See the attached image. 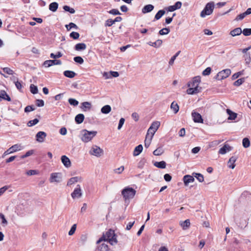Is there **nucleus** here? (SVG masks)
I'll return each instance as SVG.
<instances>
[{"instance_id":"46","label":"nucleus","mask_w":251,"mask_h":251,"mask_svg":"<svg viewBox=\"0 0 251 251\" xmlns=\"http://www.w3.org/2000/svg\"><path fill=\"white\" fill-rule=\"evenodd\" d=\"M245 78H241L237 80L234 82V85L236 86L241 85L245 81Z\"/></svg>"},{"instance_id":"19","label":"nucleus","mask_w":251,"mask_h":251,"mask_svg":"<svg viewBox=\"0 0 251 251\" xmlns=\"http://www.w3.org/2000/svg\"><path fill=\"white\" fill-rule=\"evenodd\" d=\"M91 106L90 102L85 101L81 103V108L83 111H86L91 109Z\"/></svg>"},{"instance_id":"27","label":"nucleus","mask_w":251,"mask_h":251,"mask_svg":"<svg viewBox=\"0 0 251 251\" xmlns=\"http://www.w3.org/2000/svg\"><path fill=\"white\" fill-rule=\"evenodd\" d=\"M84 119V116L82 114H77L75 117V121L78 124H81L83 122Z\"/></svg>"},{"instance_id":"33","label":"nucleus","mask_w":251,"mask_h":251,"mask_svg":"<svg viewBox=\"0 0 251 251\" xmlns=\"http://www.w3.org/2000/svg\"><path fill=\"white\" fill-rule=\"evenodd\" d=\"M111 110V106L109 105H106L103 106L101 109V112L103 114H108Z\"/></svg>"},{"instance_id":"58","label":"nucleus","mask_w":251,"mask_h":251,"mask_svg":"<svg viewBox=\"0 0 251 251\" xmlns=\"http://www.w3.org/2000/svg\"><path fill=\"white\" fill-rule=\"evenodd\" d=\"M115 24V21L112 19H108L106 21L105 26H110Z\"/></svg>"},{"instance_id":"60","label":"nucleus","mask_w":251,"mask_h":251,"mask_svg":"<svg viewBox=\"0 0 251 251\" xmlns=\"http://www.w3.org/2000/svg\"><path fill=\"white\" fill-rule=\"evenodd\" d=\"M35 110V108L32 106H27L25 108V112H29L30 111H32Z\"/></svg>"},{"instance_id":"49","label":"nucleus","mask_w":251,"mask_h":251,"mask_svg":"<svg viewBox=\"0 0 251 251\" xmlns=\"http://www.w3.org/2000/svg\"><path fill=\"white\" fill-rule=\"evenodd\" d=\"M63 9L66 11L69 12L70 13H72V14H74L75 12V10L74 8H71L70 7H69V6H67V5L64 6Z\"/></svg>"},{"instance_id":"15","label":"nucleus","mask_w":251,"mask_h":251,"mask_svg":"<svg viewBox=\"0 0 251 251\" xmlns=\"http://www.w3.org/2000/svg\"><path fill=\"white\" fill-rule=\"evenodd\" d=\"M183 180L185 186H188L189 183H192L195 181L193 175H185L183 176Z\"/></svg>"},{"instance_id":"9","label":"nucleus","mask_w":251,"mask_h":251,"mask_svg":"<svg viewBox=\"0 0 251 251\" xmlns=\"http://www.w3.org/2000/svg\"><path fill=\"white\" fill-rule=\"evenodd\" d=\"M82 196V191L79 184H77L76 187L71 193V197L73 199H79Z\"/></svg>"},{"instance_id":"11","label":"nucleus","mask_w":251,"mask_h":251,"mask_svg":"<svg viewBox=\"0 0 251 251\" xmlns=\"http://www.w3.org/2000/svg\"><path fill=\"white\" fill-rule=\"evenodd\" d=\"M231 74V70L226 69L222 70L217 74V78L219 80H222L227 77Z\"/></svg>"},{"instance_id":"8","label":"nucleus","mask_w":251,"mask_h":251,"mask_svg":"<svg viewBox=\"0 0 251 251\" xmlns=\"http://www.w3.org/2000/svg\"><path fill=\"white\" fill-rule=\"evenodd\" d=\"M22 147L20 144H15L4 151L3 155H2V157L4 158L6 155L10 153H12L17 151H20Z\"/></svg>"},{"instance_id":"17","label":"nucleus","mask_w":251,"mask_h":251,"mask_svg":"<svg viewBox=\"0 0 251 251\" xmlns=\"http://www.w3.org/2000/svg\"><path fill=\"white\" fill-rule=\"evenodd\" d=\"M232 148L229 145L225 144L222 148H221L219 151V153L221 154H225L227 152L231 151Z\"/></svg>"},{"instance_id":"24","label":"nucleus","mask_w":251,"mask_h":251,"mask_svg":"<svg viewBox=\"0 0 251 251\" xmlns=\"http://www.w3.org/2000/svg\"><path fill=\"white\" fill-rule=\"evenodd\" d=\"M180 225L184 230L188 229L190 226V222L189 219H187L185 221L182 222L180 221L179 223Z\"/></svg>"},{"instance_id":"59","label":"nucleus","mask_w":251,"mask_h":251,"mask_svg":"<svg viewBox=\"0 0 251 251\" xmlns=\"http://www.w3.org/2000/svg\"><path fill=\"white\" fill-rule=\"evenodd\" d=\"M246 16V15H245V13L244 12L242 14L238 15L236 17V18H235V20L236 21L241 20H243Z\"/></svg>"},{"instance_id":"41","label":"nucleus","mask_w":251,"mask_h":251,"mask_svg":"<svg viewBox=\"0 0 251 251\" xmlns=\"http://www.w3.org/2000/svg\"><path fill=\"white\" fill-rule=\"evenodd\" d=\"M30 92L33 94H35L38 93V88L34 84H31L30 86Z\"/></svg>"},{"instance_id":"34","label":"nucleus","mask_w":251,"mask_h":251,"mask_svg":"<svg viewBox=\"0 0 251 251\" xmlns=\"http://www.w3.org/2000/svg\"><path fill=\"white\" fill-rule=\"evenodd\" d=\"M58 3L56 2H53L50 4L49 9L52 12H55L58 8Z\"/></svg>"},{"instance_id":"61","label":"nucleus","mask_w":251,"mask_h":251,"mask_svg":"<svg viewBox=\"0 0 251 251\" xmlns=\"http://www.w3.org/2000/svg\"><path fill=\"white\" fill-rule=\"evenodd\" d=\"M124 170V166H121L120 167L117 168L114 170V172L117 174H121L122 173L123 171Z\"/></svg>"},{"instance_id":"16","label":"nucleus","mask_w":251,"mask_h":251,"mask_svg":"<svg viewBox=\"0 0 251 251\" xmlns=\"http://www.w3.org/2000/svg\"><path fill=\"white\" fill-rule=\"evenodd\" d=\"M46 136L47 134L45 132L39 131L36 135V140L39 143H42Z\"/></svg>"},{"instance_id":"1","label":"nucleus","mask_w":251,"mask_h":251,"mask_svg":"<svg viewBox=\"0 0 251 251\" xmlns=\"http://www.w3.org/2000/svg\"><path fill=\"white\" fill-rule=\"evenodd\" d=\"M201 77L200 76L194 77L192 81L188 84V87L190 88L187 90V93L189 95H193L200 92L201 88L199 87Z\"/></svg>"},{"instance_id":"51","label":"nucleus","mask_w":251,"mask_h":251,"mask_svg":"<svg viewBox=\"0 0 251 251\" xmlns=\"http://www.w3.org/2000/svg\"><path fill=\"white\" fill-rule=\"evenodd\" d=\"M68 101L71 105L74 106H76L78 104V101L72 98H70L69 99Z\"/></svg>"},{"instance_id":"53","label":"nucleus","mask_w":251,"mask_h":251,"mask_svg":"<svg viewBox=\"0 0 251 251\" xmlns=\"http://www.w3.org/2000/svg\"><path fill=\"white\" fill-rule=\"evenodd\" d=\"M221 142V140H214L209 144L210 147H214L218 145Z\"/></svg>"},{"instance_id":"21","label":"nucleus","mask_w":251,"mask_h":251,"mask_svg":"<svg viewBox=\"0 0 251 251\" xmlns=\"http://www.w3.org/2000/svg\"><path fill=\"white\" fill-rule=\"evenodd\" d=\"M226 113L229 115L228 120H234L237 118V114L235 112H233L229 109H226Z\"/></svg>"},{"instance_id":"22","label":"nucleus","mask_w":251,"mask_h":251,"mask_svg":"<svg viewBox=\"0 0 251 251\" xmlns=\"http://www.w3.org/2000/svg\"><path fill=\"white\" fill-rule=\"evenodd\" d=\"M237 160V157L235 156H232L229 158V160L228 162V167L232 169H233L235 168V165L234 163Z\"/></svg>"},{"instance_id":"52","label":"nucleus","mask_w":251,"mask_h":251,"mask_svg":"<svg viewBox=\"0 0 251 251\" xmlns=\"http://www.w3.org/2000/svg\"><path fill=\"white\" fill-rule=\"evenodd\" d=\"M74 61L79 64H82L84 62L83 58L80 56H76L74 58Z\"/></svg>"},{"instance_id":"18","label":"nucleus","mask_w":251,"mask_h":251,"mask_svg":"<svg viewBox=\"0 0 251 251\" xmlns=\"http://www.w3.org/2000/svg\"><path fill=\"white\" fill-rule=\"evenodd\" d=\"M61 162L66 168H69L71 166L70 159L66 155H62L61 158Z\"/></svg>"},{"instance_id":"20","label":"nucleus","mask_w":251,"mask_h":251,"mask_svg":"<svg viewBox=\"0 0 251 251\" xmlns=\"http://www.w3.org/2000/svg\"><path fill=\"white\" fill-rule=\"evenodd\" d=\"M154 9V6L152 4H148L145 5L142 9L143 13L145 14L150 12Z\"/></svg>"},{"instance_id":"10","label":"nucleus","mask_w":251,"mask_h":251,"mask_svg":"<svg viewBox=\"0 0 251 251\" xmlns=\"http://www.w3.org/2000/svg\"><path fill=\"white\" fill-rule=\"evenodd\" d=\"M62 181V174L60 173H53L50 174V181L51 183H59Z\"/></svg>"},{"instance_id":"39","label":"nucleus","mask_w":251,"mask_h":251,"mask_svg":"<svg viewBox=\"0 0 251 251\" xmlns=\"http://www.w3.org/2000/svg\"><path fill=\"white\" fill-rule=\"evenodd\" d=\"M243 146L247 148L250 146V141L248 138H244L242 141Z\"/></svg>"},{"instance_id":"40","label":"nucleus","mask_w":251,"mask_h":251,"mask_svg":"<svg viewBox=\"0 0 251 251\" xmlns=\"http://www.w3.org/2000/svg\"><path fill=\"white\" fill-rule=\"evenodd\" d=\"M180 53V51H178L174 56H173L170 59L169 62V64L170 65H173L174 63V61L175 60V59H176V58L178 56V55L179 54V53Z\"/></svg>"},{"instance_id":"3","label":"nucleus","mask_w":251,"mask_h":251,"mask_svg":"<svg viewBox=\"0 0 251 251\" xmlns=\"http://www.w3.org/2000/svg\"><path fill=\"white\" fill-rule=\"evenodd\" d=\"M97 131H89L86 129H83L81 131V140L85 143L90 142L97 135Z\"/></svg>"},{"instance_id":"44","label":"nucleus","mask_w":251,"mask_h":251,"mask_svg":"<svg viewBox=\"0 0 251 251\" xmlns=\"http://www.w3.org/2000/svg\"><path fill=\"white\" fill-rule=\"evenodd\" d=\"M61 56H62V53L60 51L57 52L56 54H54L53 53H51L50 54V58H53V59L60 58Z\"/></svg>"},{"instance_id":"7","label":"nucleus","mask_w":251,"mask_h":251,"mask_svg":"<svg viewBox=\"0 0 251 251\" xmlns=\"http://www.w3.org/2000/svg\"><path fill=\"white\" fill-rule=\"evenodd\" d=\"M89 153L91 155L99 157L103 154V151L100 147L96 145H93L89 151Z\"/></svg>"},{"instance_id":"56","label":"nucleus","mask_w":251,"mask_h":251,"mask_svg":"<svg viewBox=\"0 0 251 251\" xmlns=\"http://www.w3.org/2000/svg\"><path fill=\"white\" fill-rule=\"evenodd\" d=\"M108 13L109 14L114 15H120L121 13L119 12V11L118 9H112V10H110Z\"/></svg>"},{"instance_id":"26","label":"nucleus","mask_w":251,"mask_h":251,"mask_svg":"<svg viewBox=\"0 0 251 251\" xmlns=\"http://www.w3.org/2000/svg\"><path fill=\"white\" fill-rule=\"evenodd\" d=\"M86 49V45L84 43H78L75 47V50L77 51L83 50Z\"/></svg>"},{"instance_id":"55","label":"nucleus","mask_w":251,"mask_h":251,"mask_svg":"<svg viewBox=\"0 0 251 251\" xmlns=\"http://www.w3.org/2000/svg\"><path fill=\"white\" fill-rule=\"evenodd\" d=\"M3 72L8 75H12L13 71L10 68L6 67L2 69Z\"/></svg>"},{"instance_id":"42","label":"nucleus","mask_w":251,"mask_h":251,"mask_svg":"<svg viewBox=\"0 0 251 251\" xmlns=\"http://www.w3.org/2000/svg\"><path fill=\"white\" fill-rule=\"evenodd\" d=\"M170 31V30L168 28H164L159 31V33L160 35H164L168 34Z\"/></svg>"},{"instance_id":"47","label":"nucleus","mask_w":251,"mask_h":251,"mask_svg":"<svg viewBox=\"0 0 251 251\" xmlns=\"http://www.w3.org/2000/svg\"><path fill=\"white\" fill-rule=\"evenodd\" d=\"M79 34L78 32L74 31L71 32L70 34V37L75 40L77 39L79 37Z\"/></svg>"},{"instance_id":"43","label":"nucleus","mask_w":251,"mask_h":251,"mask_svg":"<svg viewBox=\"0 0 251 251\" xmlns=\"http://www.w3.org/2000/svg\"><path fill=\"white\" fill-rule=\"evenodd\" d=\"M38 122H39V120L37 119H34L33 120L29 121L27 123V125L28 126L30 127V126H33L36 125Z\"/></svg>"},{"instance_id":"57","label":"nucleus","mask_w":251,"mask_h":251,"mask_svg":"<svg viewBox=\"0 0 251 251\" xmlns=\"http://www.w3.org/2000/svg\"><path fill=\"white\" fill-rule=\"evenodd\" d=\"M211 71V69L210 67H207L206 68L203 72H202V75H209Z\"/></svg>"},{"instance_id":"13","label":"nucleus","mask_w":251,"mask_h":251,"mask_svg":"<svg viewBox=\"0 0 251 251\" xmlns=\"http://www.w3.org/2000/svg\"><path fill=\"white\" fill-rule=\"evenodd\" d=\"M62 62L60 60H48L44 62L46 67H49L54 65H61Z\"/></svg>"},{"instance_id":"30","label":"nucleus","mask_w":251,"mask_h":251,"mask_svg":"<svg viewBox=\"0 0 251 251\" xmlns=\"http://www.w3.org/2000/svg\"><path fill=\"white\" fill-rule=\"evenodd\" d=\"M192 175H193L194 177H196L200 182H202L204 181V177L202 174L193 173Z\"/></svg>"},{"instance_id":"25","label":"nucleus","mask_w":251,"mask_h":251,"mask_svg":"<svg viewBox=\"0 0 251 251\" xmlns=\"http://www.w3.org/2000/svg\"><path fill=\"white\" fill-rule=\"evenodd\" d=\"M242 33V30L240 27H237L235 28L234 29L231 30L230 32V34L232 36H235L240 35Z\"/></svg>"},{"instance_id":"45","label":"nucleus","mask_w":251,"mask_h":251,"mask_svg":"<svg viewBox=\"0 0 251 251\" xmlns=\"http://www.w3.org/2000/svg\"><path fill=\"white\" fill-rule=\"evenodd\" d=\"M65 26L68 30H70L72 28H75V29H77L78 28L77 26L73 23H70L69 25H66Z\"/></svg>"},{"instance_id":"12","label":"nucleus","mask_w":251,"mask_h":251,"mask_svg":"<svg viewBox=\"0 0 251 251\" xmlns=\"http://www.w3.org/2000/svg\"><path fill=\"white\" fill-rule=\"evenodd\" d=\"M192 117L195 123H203V119L200 113L193 111L192 112Z\"/></svg>"},{"instance_id":"2","label":"nucleus","mask_w":251,"mask_h":251,"mask_svg":"<svg viewBox=\"0 0 251 251\" xmlns=\"http://www.w3.org/2000/svg\"><path fill=\"white\" fill-rule=\"evenodd\" d=\"M102 240L108 241L111 245H114L118 242L115 232L112 229H109L106 232L102 237L97 241V243H100Z\"/></svg>"},{"instance_id":"64","label":"nucleus","mask_w":251,"mask_h":251,"mask_svg":"<svg viewBox=\"0 0 251 251\" xmlns=\"http://www.w3.org/2000/svg\"><path fill=\"white\" fill-rule=\"evenodd\" d=\"M9 186H4L0 188V196H1L8 189Z\"/></svg>"},{"instance_id":"6","label":"nucleus","mask_w":251,"mask_h":251,"mask_svg":"<svg viewBox=\"0 0 251 251\" xmlns=\"http://www.w3.org/2000/svg\"><path fill=\"white\" fill-rule=\"evenodd\" d=\"M160 122L158 121L153 122L151 124V125L150 126V127H149V128L148 129L146 135L153 137L155 133L158 129V128L160 126Z\"/></svg>"},{"instance_id":"29","label":"nucleus","mask_w":251,"mask_h":251,"mask_svg":"<svg viewBox=\"0 0 251 251\" xmlns=\"http://www.w3.org/2000/svg\"><path fill=\"white\" fill-rule=\"evenodd\" d=\"M143 150V146L142 145H139L135 147L134 151H133V155L137 156Z\"/></svg>"},{"instance_id":"5","label":"nucleus","mask_w":251,"mask_h":251,"mask_svg":"<svg viewBox=\"0 0 251 251\" xmlns=\"http://www.w3.org/2000/svg\"><path fill=\"white\" fill-rule=\"evenodd\" d=\"M214 4L213 2L207 3L203 10L201 13V16L202 18L205 17L207 15H211L214 9Z\"/></svg>"},{"instance_id":"37","label":"nucleus","mask_w":251,"mask_h":251,"mask_svg":"<svg viewBox=\"0 0 251 251\" xmlns=\"http://www.w3.org/2000/svg\"><path fill=\"white\" fill-rule=\"evenodd\" d=\"M98 251H108V246L105 243H102L98 249Z\"/></svg>"},{"instance_id":"63","label":"nucleus","mask_w":251,"mask_h":251,"mask_svg":"<svg viewBox=\"0 0 251 251\" xmlns=\"http://www.w3.org/2000/svg\"><path fill=\"white\" fill-rule=\"evenodd\" d=\"M36 104L38 107H42L44 105V101L42 100H37Z\"/></svg>"},{"instance_id":"32","label":"nucleus","mask_w":251,"mask_h":251,"mask_svg":"<svg viewBox=\"0 0 251 251\" xmlns=\"http://www.w3.org/2000/svg\"><path fill=\"white\" fill-rule=\"evenodd\" d=\"M63 74L66 77L69 78H73L76 75V74L74 72L72 71H65L64 72Z\"/></svg>"},{"instance_id":"36","label":"nucleus","mask_w":251,"mask_h":251,"mask_svg":"<svg viewBox=\"0 0 251 251\" xmlns=\"http://www.w3.org/2000/svg\"><path fill=\"white\" fill-rule=\"evenodd\" d=\"M164 152V150L162 147H159L154 150L153 154L156 156L161 155Z\"/></svg>"},{"instance_id":"48","label":"nucleus","mask_w":251,"mask_h":251,"mask_svg":"<svg viewBox=\"0 0 251 251\" xmlns=\"http://www.w3.org/2000/svg\"><path fill=\"white\" fill-rule=\"evenodd\" d=\"M242 33L244 36H248L251 35V28H244Z\"/></svg>"},{"instance_id":"14","label":"nucleus","mask_w":251,"mask_h":251,"mask_svg":"<svg viewBox=\"0 0 251 251\" xmlns=\"http://www.w3.org/2000/svg\"><path fill=\"white\" fill-rule=\"evenodd\" d=\"M82 178L80 176H75L70 178L67 181V185L70 186L73 184H74L77 182H81Z\"/></svg>"},{"instance_id":"50","label":"nucleus","mask_w":251,"mask_h":251,"mask_svg":"<svg viewBox=\"0 0 251 251\" xmlns=\"http://www.w3.org/2000/svg\"><path fill=\"white\" fill-rule=\"evenodd\" d=\"M0 218L2 220L1 224L3 226H6L8 224V222H7V220H6V219L5 218V216L3 214L0 213Z\"/></svg>"},{"instance_id":"4","label":"nucleus","mask_w":251,"mask_h":251,"mask_svg":"<svg viewBox=\"0 0 251 251\" xmlns=\"http://www.w3.org/2000/svg\"><path fill=\"white\" fill-rule=\"evenodd\" d=\"M135 194L136 191L129 187H126L122 191V195L125 200L133 198Z\"/></svg>"},{"instance_id":"31","label":"nucleus","mask_w":251,"mask_h":251,"mask_svg":"<svg viewBox=\"0 0 251 251\" xmlns=\"http://www.w3.org/2000/svg\"><path fill=\"white\" fill-rule=\"evenodd\" d=\"M152 138L153 137H152L150 136L146 135L145 140V147L146 148H148L149 147V146L151 142Z\"/></svg>"},{"instance_id":"62","label":"nucleus","mask_w":251,"mask_h":251,"mask_svg":"<svg viewBox=\"0 0 251 251\" xmlns=\"http://www.w3.org/2000/svg\"><path fill=\"white\" fill-rule=\"evenodd\" d=\"M242 74H243V71L239 72H238L237 73H235V74H234V75H232V79L233 80H234V79L237 78L238 77H239V76H240Z\"/></svg>"},{"instance_id":"38","label":"nucleus","mask_w":251,"mask_h":251,"mask_svg":"<svg viewBox=\"0 0 251 251\" xmlns=\"http://www.w3.org/2000/svg\"><path fill=\"white\" fill-rule=\"evenodd\" d=\"M165 13V11L164 10H160L155 15L154 18L155 20H158L160 19L162 16Z\"/></svg>"},{"instance_id":"28","label":"nucleus","mask_w":251,"mask_h":251,"mask_svg":"<svg viewBox=\"0 0 251 251\" xmlns=\"http://www.w3.org/2000/svg\"><path fill=\"white\" fill-rule=\"evenodd\" d=\"M154 166L160 169H164L166 167V163L164 161L160 162H155L153 164Z\"/></svg>"},{"instance_id":"23","label":"nucleus","mask_w":251,"mask_h":251,"mask_svg":"<svg viewBox=\"0 0 251 251\" xmlns=\"http://www.w3.org/2000/svg\"><path fill=\"white\" fill-rule=\"evenodd\" d=\"M148 44L149 45L151 46L157 48H159L161 46V45L162 44V40L158 39L154 42H149L148 43Z\"/></svg>"},{"instance_id":"35","label":"nucleus","mask_w":251,"mask_h":251,"mask_svg":"<svg viewBox=\"0 0 251 251\" xmlns=\"http://www.w3.org/2000/svg\"><path fill=\"white\" fill-rule=\"evenodd\" d=\"M171 108L174 111V113L176 114L179 110V106L175 101H173L171 105Z\"/></svg>"},{"instance_id":"54","label":"nucleus","mask_w":251,"mask_h":251,"mask_svg":"<svg viewBox=\"0 0 251 251\" xmlns=\"http://www.w3.org/2000/svg\"><path fill=\"white\" fill-rule=\"evenodd\" d=\"M76 224H74V225H73V226H72L71 229L70 230V231H69V235H72L74 234L75 230H76Z\"/></svg>"}]
</instances>
